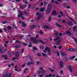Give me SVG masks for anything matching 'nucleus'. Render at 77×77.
Wrapping results in <instances>:
<instances>
[{
  "label": "nucleus",
  "instance_id": "obj_2",
  "mask_svg": "<svg viewBox=\"0 0 77 77\" xmlns=\"http://www.w3.org/2000/svg\"><path fill=\"white\" fill-rule=\"evenodd\" d=\"M52 8L51 7V5L50 4H49L48 6V8L46 11V14H48L50 13V9Z\"/></svg>",
  "mask_w": 77,
  "mask_h": 77
},
{
  "label": "nucleus",
  "instance_id": "obj_64",
  "mask_svg": "<svg viewBox=\"0 0 77 77\" xmlns=\"http://www.w3.org/2000/svg\"><path fill=\"white\" fill-rule=\"evenodd\" d=\"M21 18H22V19H24V17L23 16H22L21 17Z\"/></svg>",
  "mask_w": 77,
  "mask_h": 77
},
{
  "label": "nucleus",
  "instance_id": "obj_14",
  "mask_svg": "<svg viewBox=\"0 0 77 77\" xmlns=\"http://www.w3.org/2000/svg\"><path fill=\"white\" fill-rule=\"evenodd\" d=\"M73 31H75L77 32V27L75 26H74L72 29Z\"/></svg>",
  "mask_w": 77,
  "mask_h": 77
},
{
  "label": "nucleus",
  "instance_id": "obj_26",
  "mask_svg": "<svg viewBox=\"0 0 77 77\" xmlns=\"http://www.w3.org/2000/svg\"><path fill=\"white\" fill-rule=\"evenodd\" d=\"M69 51H74V49L73 48H70V49H68Z\"/></svg>",
  "mask_w": 77,
  "mask_h": 77
},
{
  "label": "nucleus",
  "instance_id": "obj_41",
  "mask_svg": "<svg viewBox=\"0 0 77 77\" xmlns=\"http://www.w3.org/2000/svg\"><path fill=\"white\" fill-rule=\"evenodd\" d=\"M62 46H60L59 47H58V48L59 49H61V48H62Z\"/></svg>",
  "mask_w": 77,
  "mask_h": 77
},
{
  "label": "nucleus",
  "instance_id": "obj_7",
  "mask_svg": "<svg viewBox=\"0 0 77 77\" xmlns=\"http://www.w3.org/2000/svg\"><path fill=\"white\" fill-rule=\"evenodd\" d=\"M6 51V49H3L2 48H0V53L3 54L4 52Z\"/></svg>",
  "mask_w": 77,
  "mask_h": 77
},
{
  "label": "nucleus",
  "instance_id": "obj_63",
  "mask_svg": "<svg viewBox=\"0 0 77 77\" xmlns=\"http://www.w3.org/2000/svg\"><path fill=\"white\" fill-rule=\"evenodd\" d=\"M11 64H9L8 65V67H11Z\"/></svg>",
  "mask_w": 77,
  "mask_h": 77
},
{
  "label": "nucleus",
  "instance_id": "obj_4",
  "mask_svg": "<svg viewBox=\"0 0 77 77\" xmlns=\"http://www.w3.org/2000/svg\"><path fill=\"white\" fill-rule=\"evenodd\" d=\"M12 75V73H8L6 74L3 75V77H11V75Z\"/></svg>",
  "mask_w": 77,
  "mask_h": 77
},
{
  "label": "nucleus",
  "instance_id": "obj_10",
  "mask_svg": "<svg viewBox=\"0 0 77 77\" xmlns=\"http://www.w3.org/2000/svg\"><path fill=\"white\" fill-rule=\"evenodd\" d=\"M66 33H67L69 36H71V33L69 32V30L66 31Z\"/></svg>",
  "mask_w": 77,
  "mask_h": 77
},
{
  "label": "nucleus",
  "instance_id": "obj_46",
  "mask_svg": "<svg viewBox=\"0 0 77 77\" xmlns=\"http://www.w3.org/2000/svg\"><path fill=\"white\" fill-rule=\"evenodd\" d=\"M40 48L41 49H43V48H44V46H42L40 47Z\"/></svg>",
  "mask_w": 77,
  "mask_h": 77
},
{
  "label": "nucleus",
  "instance_id": "obj_47",
  "mask_svg": "<svg viewBox=\"0 0 77 77\" xmlns=\"http://www.w3.org/2000/svg\"><path fill=\"white\" fill-rule=\"evenodd\" d=\"M66 8L67 9H69V8H70V7H69V6H67Z\"/></svg>",
  "mask_w": 77,
  "mask_h": 77
},
{
  "label": "nucleus",
  "instance_id": "obj_35",
  "mask_svg": "<svg viewBox=\"0 0 77 77\" xmlns=\"http://www.w3.org/2000/svg\"><path fill=\"white\" fill-rule=\"evenodd\" d=\"M33 50H37V48H36L35 47H33Z\"/></svg>",
  "mask_w": 77,
  "mask_h": 77
},
{
  "label": "nucleus",
  "instance_id": "obj_15",
  "mask_svg": "<svg viewBox=\"0 0 77 77\" xmlns=\"http://www.w3.org/2000/svg\"><path fill=\"white\" fill-rule=\"evenodd\" d=\"M45 8H41L40 11L41 12H42L43 11H45Z\"/></svg>",
  "mask_w": 77,
  "mask_h": 77
},
{
  "label": "nucleus",
  "instance_id": "obj_19",
  "mask_svg": "<svg viewBox=\"0 0 77 77\" xmlns=\"http://www.w3.org/2000/svg\"><path fill=\"white\" fill-rule=\"evenodd\" d=\"M54 32H55V33L54 34L55 35H56V36H57V35H58L59 33H58V32L54 30Z\"/></svg>",
  "mask_w": 77,
  "mask_h": 77
},
{
  "label": "nucleus",
  "instance_id": "obj_33",
  "mask_svg": "<svg viewBox=\"0 0 77 77\" xmlns=\"http://www.w3.org/2000/svg\"><path fill=\"white\" fill-rule=\"evenodd\" d=\"M24 6H20V9H24Z\"/></svg>",
  "mask_w": 77,
  "mask_h": 77
},
{
  "label": "nucleus",
  "instance_id": "obj_55",
  "mask_svg": "<svg viewBox=\"0 0 77 77\" xmlns=\"http://www.w3.org/2000/svg\"><path fill=\"white\" fill-rule=\"evenodd\" d=\"M38 36H39V35H36L35 37V38H38Z\"/></svg>",
  "mask_w": 77,
  "mask_h": 77
},
{
  "label": "nucleus",
  "instance_id": "obj_37",
  "mask_svg": "<svg viewBox=\"0 0 77 77\" xmlns=\"http://www.w3.org/2000/svg\"><path fill=\"white\" fill-rule=\"evenodd\" d=\"M49 70L51 71V72H53L54 71V69H49Z\"/></svg>",
  "mask_w": 77,
  "mask_h": 77
},
{
  "label": "nucleus",
  "instance_id": "obj_32",
  "mask_svg": "<svg viewBox=\"0 0 77 77\" xmlns=\"http://www.w3.org/2000/svg\"><path fill=\"white\" fill-rule=\"evenodd\" d=\"M60 14H61V16H63V13L62 12V11H60Z\"/></svg>",
  "mask_w": 77,
  "mask_h": 77
},
{
  "label": "nucleus",
  "instance_id": "obj_23",
  "mask_svg": "<svg viewBox=\"0 0 77 77\" xmlns=\"http://www.w3.org/2000/svg\"><path fill=\"white\" fill-rule=\"evenodd\" d=\"M55 24L56 26H58V27H61V26H60V25L59 24V23H56Z\"/></svg>",
  "mask_w": 77,
  "mask_h": 77
},
{
  "label": "nucleus",
  "instance_id": "obj_36",
  "mask_svg": "<svg viewBox=\"0 0 77 77\" xmlns=\"http://www.w3.org/2000/svg\"><path fill=\"white\" fill-rule=\"evenodd\" d=\"M23 52H24V49H22L21 51V54H23Z\"/></svg>",
  "mask_w": 77,
  "mask_h": 77
},
{
  "label": "nucleus",
  "instance_id": "obj_58",
  "mask_svg": "<svg viewBox=\"0 0 77 77\" xmlns=\"http://www.w3.org/2000/svg\"><path fill=\"white\" fill-rule=\"evenodd\" d=\"M24 14H25V15H26V14H28V13H27L26 11H25L24 12Z\"/></svg>",
  "mask_w": 77,
  "mask_h": 77
},
{
  "label": "nucleus",
  "instance_id": "obj_45",
  "mask_svg": "<svg viewBox=\"0 0 77 77\" xmlns=\"http://www.w3.org/2000/svg\"><path fill=\"white\" fill-rule=\"evenodd\" d=\"M40 63V62L39 61H38L37 62V65H38V64H39V63Z\"/></svg>",
  "mask_w": 77,
  "mask_h": 77
},
{
  "label": "nucleus",
  "instance_id": "obj_43",
  "mask_svg": "<svg viewBox=\"0 0 77 77\" xmlns=\"http://www.w3.org/2000/svg\"><path fill=\"white\" fill-rule=\"evenodd\" d=\"M41 72V71H38V72L37 73V74H41V72Z\"/></svg>",
  "mask_w": 77,
  "mask_h": 77
},
{
  "label": "nucleus",
  "instance_id": "obj_3",
  "mask_svg": "<svg viewBox=\"0 0 77 77\" xmlns=\"http://www.w3.org/2000/svg\"><path fill=\"white\" fill-rule=\"evenodd\" d=\"M45 50L48 51V54L49 56H50V54H51V49L50 48L47 47L45 48Z\"/></svg>",
  "mask_w": 77,
  "mask_h": 77
},
{
  "label": "nucleus",
  "instance_id": "obj_44",
  "mask_svg": "<svg viewBox=\"0 0 77 77\" xmlns=\"http://www.w3.org/2000/svg\"><path fill=\"white\" fill-rule=\"evenodd\" d=\"M23 45H27V44L26 43H23Z\"/></svg>",
  "mask_w": 77,
  "mask_h": 77
},
{
  "label": "nucleus",
  "instance_id": "obj_56",
  "mask_svg": "<svg viewBox=\"0 0 77 77\" xmlns=\"http://www.w3.org/2000/svg\"><path fill=\"white\" fill-rule=\"evenodd\" d=\"M44 5H45V4H47V2H44Z\"/></svg>",
  "mask_w": 77,
  "mask_h": 77
},
{
  "label": "nucleus",
  "instance_id": "obj_24",
  "mask_svg": "<svg viewBox=\"0 0 77 77\" xmlns=\"http://www.w3.org/2000/svg\"><path fill=\"white\" fill-rule=\"evenodd\" d=\"M39 41L42 44H44L45 43V42L42 41L41 40V39H39Z\"/></svg>",
  "mask_w": 77,
  "mask_h": 77
},
{
  "label": "nucleus",
  "instance_id": "obj_25",
  "mask_svg": "<svg viewBox=\"0 0 77 77\" xmlns=\"http://www.w3.org/2000/svg\"><path fill=\"white\" fill-rule=\"evenodd\" d=\"M42 56H45V57H47V55L46 54L44 53H42Z\"/></svg>",
  "mask_w": 77,
  "mask_h": 77
},
{
  "label": "nucleus",
  "instance_id": "obj_12",
  "mask_svg": "<svg viewBox=\"0 0 77 77\" xmlns=\"http://www.w3.org/2000/svg\"><path fill=\"white\" fill-rule=\"evenodd\" d=\"M52 14L53 15H57V13L56 12V11H54L52 12Z\"/></svg>",
  "mask_w": 77,
  "mask_h": 77
},
{
  "label": "nucleus",
  "instance_id": "obj_61",
  "mask_svg": "<svg viewBox=\"0 0 77 77\" xmlns=\"http://www.w3.org/2000/svg\"><path fill=\"white\" fill-rule=\"evenodd\" d=\"M25 66H26V65L25 64H23L22 66V67H24Z\"/></svg>",
  "mask_w": 77,
  "mask_h": 77
},
{
  "label": "nucleus",
  "instance_id": "obj_50",
  "mask_svg": "<svg viewBox=\"0 0 77 77\" xmlns=\"http://www.w3.org/2000/svg\"><path fill=\"white\" fill-rule=\"evenodd\" d=\"M40 34H43V32H42V31H40Z\"/></svg>",
  "mask_w": 77,
  "mask_h": 77
},
{
  "label": "nucleus",
  "instance_id": "obj_60",
  "mask_svg": "<svg viewBox=\"0 0 77 77\" xmlns=\"http://www.w3.org/2000/svg\"><path fill=\"white\" fill-rule=\"evenodd\" d=\"M49 39L50 41H52V39L51 38H49Z\"/></svg>",
  "mask_w": 77,
  "mask_h": 77
},
{
  "label": "nucleus",
  "instance_id": "obj_42",
  "mask_svg": "<svg viewBox=\"0 0 77 77\" xmlns=\"http://www.w3.org/2000/svg\"><path fill=\"white\" fill-rule=\"evenodd\" d=\"M4 32H6V30H7V29H6V28H5L4 29Z\"/></svg>",
  "mask_w": 77,
  "mask_h": 77
},
{
  "label": "nucleus",
  "instance_id": "obj_17",
  "mask_svg": "<svg viewBox=\"0 0 77 77\" xmlns=\"http://www.w3.org/2000/svg\"><path fill=\"white\" fill-rule=\"evenodd\" d=\"M22 27H26V25L24 22H22Z\"/></svg>",
  "mask_w": 77,
  "mask_h": 77
},
{
  "label": "nucleus",
  "instance_id": "obj_34",
  "mask_svg": "<svg viewBox=\"0 0 77 77\" xmlns=\"http://www.w3.org/2000/svg\"><path fill=\"white\" fill-rule=\"evenodd\" d=\"M12 28V27L11 26H7V29H11V28Z\"/></svg>",
  "mask_w": 77,
  "mask_h": 77
},
{
  "label": "nucleus",
  "instance_id": "obj_52",
  "mask_svg": "<svg viewBox=\"0 0 77 77\" xmlns=\"http://www.w3.org/2000/svg\"><path fill=\"white\" fill-rule=\"evenodd\" d=\"M30 6H31V5L30 4L29 5L28 8H30Z\"/></svg>",
  "mask_w": 77,
  "mask_h": 77
},
{
  "label": "nucleus",
  "instance_id": "obj_27",
  "mask_svg": "<svg viewBox=\"0 0 77 77\" xmlns=\"http://www.w3.org/2000/svg\"><path fill=\"white\" fill-rule=\"evenodd\" d=\"M45 73H46V71L45 70H43L41 72V74H44Z\"/></svg>",
  "mask_w": 77,
  "mask_h": 77
},
{
  "label": "nucleus",
  "instance_id": "obj_53",
  "mask_svg": "<svg viewBox=\"0 0 77 77\" xmlns=\"http://www.w3.org/2000/svg\"><path fill=\"white\" fill-rule=\"evenodd\" d=\"M51 2H52V3H54V0H52Z\"/></svg>",
  "mask_w": 77,
  "mask_h": 77
},
{
  "label": "nucleus",
  "instance_id": "obj_29",
  "mask_svg": "<svg viewBox=\"0 0 77 77\" xmlns=\"http://www.w3.org/2000/svg\"><path fill=\"white\" fill-rule=\"evenodd\" d=\"M8 53L9 56H12V53H11V52H8Z\"/></svg>",
  "mask_w": 77,
  "mask_h": 77
},
{
  "label": "nucleus",
  "instance_id": "obj_11",
  "mask_svg": "<svg viewBox=\"0 0 77 77\" xmlns=\"http://www.w3.org/2000/svg\"><path fill=\"white\" fill-rule=\"evenodd\" d=\"M33 63H34V62H29L27 63V65H31V64H33Z\"/></svg>",
  "mask_w": 77,
  "mask_h": 77
},
{
  "label": "nucleus",
  "instance_id": "obj_1",
  "mask_svg": "<svg viewBox=\"0 0 77 77\" xmlns=\"http://www.w3.org/2000/svg\"><path fill=\"white\" fill-rule=\"evenodd\" d=\"M56 38H57L54 39V41H56V44H57V45H59L60 44V42H61V40H58V39H60V38H59L58 36H56Z\"/></svg>",
  "mask_w": 77,
  "mask_h": 77
},
{
  "label": "nucleus",
  "instance_id": "obj_39",
  "mask_svg": "<svg viewBox=\"0 0 77 77\" xmlns=\"http://www.w3.org/2000/svg\"><path fill=\"white\" fill-rule=\"evenodd\" d=\"M55 3L56 5H58V4H59V2L57 1H56Z\"/></svg>",
  "mask_w": 77,
  "mask_h": 77
},
{
  "label": "nucleus",
  "instance_id": "obj_51",
  "mask_svg": "<svg viewBox=\"0 0 77 77\" xmlns=\"http://www.w3.org/2000/svg\"><path fill=\"white\" fill-rule=\"evenodd\" d=\"M43 5V2H42L41 3V6H42V5Z\"/></svg>",
  "mask_w": 77,
  "mask_h": 77
},
{
  "label": "nucleus",
  "instance_id": "obj_8",
  "mask_svg": "<svg viewBox=\"0 0 77 77\" xmlns=\"http://www.w3.org/2000/svg\"><path fill=\"white\" fill-rule=\"evenodd\" d=\"M18 12L20 14L18 15V17H21V16H22V15H23V11H19Z\"/></svg>",
  "mask_w": 77,
  "mask_h": 77
},
{
  "label": "nucleus",
  "instance_id": "obj_9",
  "mask_svg": "<svg viewBox=\"0 0 77 77\" xmlns=\"http://www.w3.org/2000/svg\"><path fill=\"white\" fill-rule=\"evenodd\" d=\"M68 68H69V70L70 71L72 72V66H68Z\"/></svg>",
  "mask_w": 77,
  "mask_h": 77
},
{
  "label": "nucleus",
  "instance_id": "obj_54",
  "mask_svg": "<svg viewBox=\"0 0 77 77\" xmlns=\"http://www.w3.org/2000/svg\"><path fill=\"white\" fill-rule=\"evenodd\" d=\"M28 47H32V45H28Z\"/></svg>",
  "mask_w": 77,
  "mask_h": 77
},
{
  "label": "nucleus",
  "instance_id": "obj_48",
  "mask_svg": "<svg viewBox=\"0 0 77 77\" xmlns=\"http://www.w3.org/2000/svg\"><path fill=\"white\" fill-rule=\"evenodd\" d=\"M75 42L77 44V39H75Z\"/></svg>",
  "mask_w": 77,
  "mask_h": 77
},
{
  "label": "nucleus",
  "instance_id": "obj_30",
  "mask_svg": "<svg viewBox=\"0 0 77 77\" xmlns=\"http://www.w3.org/2000/svg\"><path fill=\"white\" fill-rule=\"evenodd\" d=\"M14 68L15 69V71H18V69H17V66H15L14 67Z\"/></svg>",
  "mask_w": 77,
  "mask_h": 77
},
{
  "label": "nucleus",
  "instance_id": "obj_6",
  "mask_svg": "<svg viewBox=\"0 0 77 77\" xmlns=\"http://www.w3.org/2000/svg\"><path fill=\"white\" fill-rule=\"evenodd\" d=\"M36 15L38 16V18H37V21H38L39 20V19H40V18H41V17H42L40 13H37L36 14Z\"/></svg>",
  "mask_w": 77,
  "mask_h": 77
},
{
  "label": "nucleus",
  "instance_id": "obj_16",
  "mask_svg": "<svg viewBox=\"0 0 77 77\" xmlns=\"http://www.w3.org/2000/svg\"><path fill=\"white\" fill-rule=\"evenodd\" d=\"M36 27V25H32L30 27L31 30H32V29H33V28H34V27Z\"/></svg>",
  "mask_w": 77,
  "mask_h": 77
},
{
  "label": "nucleus",
  "instance_id": "obj_21",
  "mask_svg": "<svg viewBox=\"0 0 77 77\" xmlns=\"http://www.w3.org/2000/svg\"><path fill=\"white\" fill-rule=\"evenodd\" d=\"M15 56L16 57H18V55L19 54V53H18V52L17 51L15 53Z\"/></svg>",
  "mask_w": 77,
  "mask_h": 77
},
{
  "label": "nucleus",
  "instance_id": "obj_40",
  "mask_svg": "<svg viewBox=\"0 0 77 77\" xmlns=\"http://www.w3.org/2000/svg\"><path fill=\"white\" fill-rule=\"evenodd\" d=\"M16 47L17 48H19V47H20V45H17L16 46Z\"/></svg>",
  "mask_w": 77,
  "mask_h": 77
},
{
  "label": "nucleus",
  "instance_id": "obj_13",
  "mask_svg": "<svg viewBox=\"0 0 77 77\" xmlns=\"http://www.w3.org/2000/svg\"><path fill=\"white\" fill-rule=\"evenodd\" d=\"M67 24L69 25V26H73L72 25V23L71 22H67Z\"/></svg>",
  "mask_w": 77,
  "mask_h": 77
},
{
  "label": "nucleus",
  "instance_id": "obj_20",
  "mask_svg": "<svg viewBox=\"0 0 77 77\" xmlns=\"http://www.w3.org/2000/svg\"><path fill=\"white\" fill-rule=\"evenodd\" d=\"M7 57V55H2V57H4V59H8L7 58L5 57Z\"/></svg>",
  "mask_w": 77,
  "mask_h": 77
},
{
  "label": "nucleus",
  "instance_id": "obj_31",
  "mask_svg": "<svg viewBox=\"0 0 77 77\" xmlns=\"http://www.w3.org/2000/svg\"><path fill=\"white\" fill-rule=\"evenodd\" d=\"M51 76V74H49L48 75H46L45 76V77H50Z\"/></svg>",
  "mask_w": 77,
  "mask_h": 77
},
{
  "label": "nucleus",
  "instance_id": "obj_38",
  "mask_svg": "<svg viewBox=\"0 0 77 77\" xmlns=\"http://www.w3.org/2000/svg\"><path fill=\"white\" fill-rule=\"evenodd\" d=\"M15 42H19V44H21V42H19V41H18V40H16L15 41Z\"/></svg>",
  "mask_w": 77,
  "mask_h": 77
},
{
  "label": "nucleus",
  "instance_id": "obj_18",
  "mask_svg": "<svg viewBox=\"0 0 77 77\" xmlns=\"http://www.w3.org/2000/svg\"><path fill=\"white\" fill-rule=\"evenodd\" d=\"M63 62L62 61L60 62V66H63Z\"/></svg>",
  "mask_w": 77,
  "mask_h": 77
},
{
  "label": "nucleus",
  "instance_id": "obj_49",
  "mask_svg": "<svg viewBox=\"0 0 77 77\" xmlns=\"http://www.w3.org/2000/svg\"><path fill=\"white\" fill-rule=\"evenodd\" d=\"M60 74H63V70H61L60 71Z\"/></svg>",
  "mask_w": 77,
  "mask_h": 77
},
{
  "label": "nucleus",
  "instance_id": "obj_22",
  "mask_svg": "<svg viewBox=\"0 0 77 77\" xmlns=\"http://www.w3.org/2000/svg\"><path fill=\"white\" fill-rule=\"evenodd\" d=\"M43 26L45 28V29H50V27H49L47 26L44 25Z\"/></svg>",
  "mask_w": 77,
  "mask_h": 77
},
{
  "label": "nucleus",
  "instance_id": "obj_5",
  "mask_svg": "<svg viewBox=\"0 0 77 77\" xmlns=\"http://www.w3.org/2000/svg\"><path fill=\"white\" fill-rule=\"evenodd\" d=\"M31 41L33 42L34 43H36L38 42V40L36 39L33 37L31 38Z\"/></svg>",
  "mask_w": 77,
  "mask_h": 77
},
{
  "label": "nucleus",
  "instance_id": "obj_62",
  "mask_svg": "<svg viewBox=\"0 0 77 77\" xmlns=\"http://www.w3.org/2000/svg\"><path fill=\"white\" fill-rule=\"evenodd\" d=\"M48 20H49V21H50L51 20V17H49Z\"/></svg>",
  "mask_w": 77,
  "mask_h": 77
},
{
  "label": "nucleus",
  "instance_id": "obj_28",
  "mask_svg": "<svg viewBox=\"0 0 77 77\" xmlns=\"http://www.w3.org/2000/svg\"><path fill=\"white\" fill-rule=\"evenodd\" d=\"M60 52L61 53L60 54L62 56H63V55L65 54L63 52H62L61 51H60Z\"/></svg>",
  "mask_w": 77,
  "mask_h": 77
},
{
  "label": "nucleus",
  "instance_id": "obj_59",
  "mask_svg": "<svg viewBox=\"0 0 77 77\" xmlns=\"http://www.w3.org/2000/svg\"><path fill=\"white\" fill-rule=\"evenodd\" d=\"M63 35L62 34L60 33L59 34V36H62V35Z\"/></svg>",
  "mask_w": 77,
  "mask_h": 77
},
{
  "label": "nucleus",
  "instance_id": "obj_57",
  "mask_svg": "<svg viewBox=\"0 0 77 77\" xmlns=\"http://www.w3.org/2000/svg\"><path fill=\"white\" fill-rule=\"evenodd\" d=\"M37 55L38 56H41V54L39 53H38L37 54Z\"/></svg>",
  "mask_w": 77,
  "mask_h": 77
}]
</instances>
